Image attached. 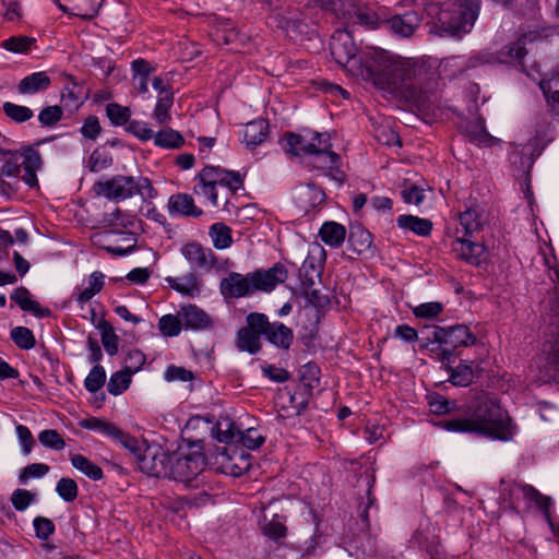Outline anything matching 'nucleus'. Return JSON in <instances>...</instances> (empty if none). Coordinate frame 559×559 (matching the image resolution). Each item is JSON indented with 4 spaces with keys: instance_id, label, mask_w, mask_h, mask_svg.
<instances>
[{
    "instance_id": "55",
    "label": "nucleus",
    "mask_w": 559,
    "mask_h": 559,
    "mask_svg": "<svg viewBox=\"0 0 559 559\" xmlns=\"http://www.w3.org/2000/svg\"><path fill=\"white\" fill-rule=\"evenodd\" d=\"M299 275L301 280V288L306 292L313 287L316 284L314 277L320 278L321 272L314 265L313 261L306 260L299 270Z\"/></svg>"
},
{
    "instance_id": "4",
    "label": "nucleus",
    "mask_w": 559,
    "mask_h": 559,
    "mask_svg": "<svg viewBox=\"0 0 559 559\" xmlns=\"http://www.w3.org/2000/svg\"><path fill=\"white\" fill-rule=\"evenodd\" d=\"M94 192L110 201H123L140 195L144 201L157 195L156 189L146 177L116 175L94 183Z\"/></svg>"
},
{
    "instance_id": "12",
    "label": "nucleus",
    "mask_w": 559,
    "mask_h": 559,
    "mask_svg": "<svg viewBox=\"0 0 559 559\" xmlns=\"http://www.w3.org/2000/svg\"><path fill=\"white\" fill-rule=\"evenodd\" d=\"M332 5L335 14L344 20L346 28L355 25L376 28L378 25L377 14L358 0H336Z\"/></svg>"
},
{
    "instance_id": "31",
    "label": "nucleus",
    "mask_w": 559,
    "mask_h": 559,
    "mask_svg": "<svg viewBox=\"0 0 559 559\" xmlns=\"http://www.w3.org/2000/svg\"><path fill=\"white\" fill-rule=\"evenodd\" d=\"M51 85V79L46 71L33 72L23 78L16 86L21 95H34L47 91Z\"/></svg>"
},
{
    "instance_id": "33",
    "label": "nucleus",
    "mask_w": 559,
    "mask_h": 559,
    "mask_svg": "<svg viewBox=\"0 0 559 559\" xmlns=\"http://www.w3.org/2000/svg\"><path fill=\"white\" fill-rule=\"evenodd\" d=\"M465 136L474 144L489 147L499 142L498 139L488 133L481 118L468 121L464 129Z\"/></svg>"
},
{
    "instance_id": "14",
    "label": "nucleus",
    "mask_w": 559,
    "mask_h": 559,
    "mask_svg": "<svg viewBox=\"0 0 559 559\" xmlns=\"http://www.w3.org/2000/svg\"><path fill=\"white\" fill-rule=\"evenodd\" d=\"M501 490L502 495L506 497L508 495V500L510 504H514V499L522 493L523 497L531 503H534L544 514L547 521H550V508H551V499L550 497L544 496L540 493L535 487L527 484H520L516 481H501Z\"/></svg>"
},
{
    "instance_id": "11",
    "label": "nucleus",
    "mask_w": 559,
    "mask_h": 559,
    "mask_svg": "<svg viewBox=\"0 0 559 559\" xmlns=\"http://www.w3.org/2000/svg\"><path fill=\"white\" fill-rule=\"evenodd\" d=\"M549 278L554 283L559 284V270L551 269L549 271ZM555 324L558 329V334L556 340L552 343H548L544 345L543 353L544 359L540 361L539 371L540 377L539 380L542 382H550L557 381L559 382V295L558 301L555 307Z\"/></svg>"
},
{
    "instance_id": "22",
    "label": "nucleus",
    "mask_w": 559,
    "mask_h": 559,
    "mask_svg": "<svg viewBox=\"0 0 559 559\" xmlns=\"http://www.w3.org/2000/svg\"><path fill=\"white\" fill-rule=\"evenodd\" d=\"M179 314L186 330L203 331L213 326V320L203 309L189 304L181 306Z\"/></svg>"
},
{
    "instance_id": "25",
    "label": "nucleus",
    "mask_w": 559,
    "mask_h": 559,
    "mask_svg": "<svg viewBox=\"0 0 559 559\" xmlns=\"http://www.w3.org/2000/svg\"><path fill=\"white\" fill-rule=\"evenodd\" d=\"M453 251L461 259L472 265H479L486 260V250L481 243L464 238H456L452 243Z\"/></svg>"
},
{
    "instance_id": "42",
    "label": "nucleus",
    "mask_w": 559,
    "mask_h": 559,
    "mask_svg": "<svg viewBox=\"0 0 559 559\" xmlns=\"http://www.w3.org/2000/svg\"><path fill=\"white\" fill-rule=\"evenodd\" d=\"M153 140L156 146L168 150L179 148L185 144L183 136L170 128L154 133Z\"/></svg>"
},
{
    "instance_id": "1",
    "label": "nucleus",
    "mask_w": 559,
    "mask_h": 559,
    "mask_svg": "<svg viewBox=\"0 0 559 559\" xmlns=\"http://www.w3.org/2000/svg\"><path fill=\"white\" fill-rule=\"evenodd\" d=\"M361 79L399 93L419 106L430 102L438 86L435 67L427 61H412L383 49L371 48Z\"/></svg>"
},
{
    "instance_id": "29",
    "label": "nucleus",
    "mask_w": 559,
    "mask_h": 559,
    "mask_svg": "<svg viewBox=\"0 0 559 559\" xmlns=\"http://www.w3.org/2000/svg\"><path fill=\"white\" fill-rule=\"evenodd\" d=\"M348 242L353 251L358 254L371 257L376 252V248L372 245V235L361 224L350 226Z\"/></svg>"
},
{
    "instance_id": "64",
    "label": "nucleus",
    "mask_w": 559,
    "mask_h": 559,
    "mask_svg": "<svg viewBox=\"0 0 559 559\" xmlns=\"http://www.w3.org/2000/svg\"><path fill=\"white\" fill-rule=\"evenodd\" d=\"M110 438L118 441L126 449L130 450L133 453H136L140 450L139 441L136 440V438H134L130 433L121 430L117 426L115 427Z\"/></svg>"
},
{
    "instance_id": "44",
    "label": "nucleus",
    "mask_w": 559,
    "mask_h": 559,
    "mask_svg": "<svg viewBox=\"0 0 559 559\" xmlns=\"http://www.w3.org/2000/svg\"><path fill=\"white\" fill-rule=\"evenodd\" d=\"M71 463L74 468L93 480H99L104 476L103 469L82 454H74Z\"/></svg>"
},
{
    "instance_id": "49",
    "label": "nucleus",
    "mask_w": 559,
    "mask_h": 559,
    "mask_svg": "<svg viewBox=\"0 0 559 559\" xmlns=\"http://www.w3.org/2000/svg\"><path fill=\"white\" fill-rule=\"evenodd\" d=\"M182 320L179 311L177 314H165L158 320V330L166 337H176L181 333Z\"/></svg>"
},
{
    "instance_id": "13",
    "label": "nucleus",
    "mask_w": 559,
    "mask_h": 559,
    "mask_svg": "<svg viewBox=\"0 0 559 559\" xmlns=\"http://www.w3.org/2000/svg\"><path fill=\"white\" fill-rule=\"evenodd\" d=\"M205 457L200 451H192L187 454H171L169 479L190 484L204 469Z\"/></svg>"
},
{
    "instance_id": "45",
    "label": "nucleus",
    "mask_w": 559,
    "mask_h": 559,
    "mask_svg": "<svg viewBox=\"0 0 559 559\" xmlns=\"http://www.w3.org/2000/svg\"><path fill=\"white\" fill-rule=\"evenodd\" d=\"M104 223L110 227H122L131 229L134 227L136 219L135 216L116 207L112 212L104 215Z\"/></svg>"
},
{
    "instance_id": "21",
    "label": "nucleus",
    "mask_w": 559,
    "mask_h": 559,
    "mask_svg": "<svg viewBox=\"0 0 559 559\" xmlns=\"http://www.w3.org/2000/svg\"><path fill=\"white\" fill-rule=\"evenodd\" d=\"M171 454L163 451L157 453H145L140 457V468L150 476L157 478L169 477Z\"/></svg>"
},
{
    "instance_id": "50",
    "label": "nucleus",
    "mask_w": 559,
    "mask_h": 559,
    "mask_svg": "<svg viewBox=\"0 0 559 559\" xmlns=\"http://www.w3.org/2000/svg\"><path fill=\"white\" fill-rule=\"evenodd\" d=\"M2 109L5 116L16 123L25 122L34 116L31 108L11 102H5Z\"/></svg>"
},
{
    "instance_id": "15",
    "label": "nucleus",
    "mask_w": 559,
    "mask_h": 559,
    "mask_svg": "<svg viewBox=\"0 0 559 559\" xmlns=\"http://www.w3.org/2000/svg\"><path fill=\"white\" fill-rule=\"evenodd\" d=\"M219 290L226 299H238L250 296L254 293L251 273L247 275L230 272L228 276L222 278Z\"/></svg>"
},
{
    "instance_id": "38",
    "label": "nucleus",
    "mask_w": 559,
    "mask_h": 559,
    "mask_svg": "<svg viewBox=\"0 0 559 559\" xmlns=\"http://www.w3.org/2000/svg\"><path fill=\"white\" fill-rule=\"evenodd\" d=\"M320 239L331 248H340L346 238V228L340 223L330 221L322 224Z\"/></svg>"
},
{
    "instance_id": "10",
    "label": "nucleus",
    "mask_w": 559,
    "mask_h": 559,
    "mask_svg": "<svg viewBox=\"0 0 559 559\" xmlns=\"http://www.w3.org/2000/svg\"><path fill=\"white\" fill-rule=\"evenodd\" d=\"M266 316L251 312L246 318V326L236 333L235 345L238 350L250 355L258 354L262 348L261 336L265 333Z\"/></svg>"
},
{
    "instance_id": "8",
    "label": "nucleus",
    "mask_w": 559,
    "mask_h": 559,
    "mask_svg": "<svg viewBox=\"0 0 559 559\" xmlns=\"http://www.w3.org/2000/svg\"><path fill=\"white\" fill-rule=\"evenodd\" d=\"M330 50L334 60L350 75L360 78L367 64V52L357 53V47L348 28L336 29L331 36Z\"/></svg>"
},
{
    "instance_id": "56",
    "label": "nucleus",
    "mask_w": 559,
    "mask_h": 559,
    "mask_svg": "<svg viewBox=\"0 0 559 559\" xmlns=\"http://www.w3.org/2000/svg\"><path fill=\"white\" fill-rule=\"evenodd\" d=\"M106 381V371L103 366L96 365L93 367V369L90 371L87 377L84 380V386L85 389L91 392L95 393L99 389L103 388Z\"/></svg>"
},
{
    "instance_id": "27",
    "label": "nucleus",
    "mask_w": 559,
    "mask_h": 559,
    "mask_svg": "<svg viewBox=\"0 0 559 559\" xmlns=\"http://www.w3.org/2000/svg\"><path fill=\"white\" fill-rule=\"evenodd\" d=\"M105 285V275L94 271L81 287H75L73 296L76 304L83 308Z\"/></svg>"
},
{
    "instance_id": "7",
    "label": "nucleus",
    "mask_w": 559,
    "mask_h": 559,
    "mask_svg": "<svg viewBox=\"0 0 559 559\" xmlns=\"http://www.w3.org/2000/svg\"><path fill=\"white\" fill-rule=\"evenodd\" d=\"M432 335L431 353L437 356L441 364H453L457 348L468 347L476 343V336L464 324L449 328L436 326Z\"/></svg>"
},
{
    "instance_id": "2",
    "label": "nucleus",
    "mask_w": 559,
    "mask_h": 559,
    "mask_svg": "<svg viewBox=\"0 0 559 559\" xmlns=\"http://www.w3.org/2000/svg\"><path fill=\"white\" fill-rule=\"evenodd\" d=\"M439 425L448 431L476 433L504 442L511 441L518 432L508 412L487 395L477 399L467 417L445 419Z\"/></svg>"
},
{
    "instance_id": "5",
    "label": "nucleus",
    "mask_w": 559,
    "mask_h": 559,
    "mask_svg": "<svg viewBox=\"0 0 559 559\" xmlns=\"http://www.w3.org/2000/svg\"><path fill=\"white\" fill-rule=\"evenodd\" d=\"M193 192L204 198L212 206H218V188H226L230 194L242 188V178L237 171L207 165L195 176Z\"/></svg>"
},
{
    "instance_id": "19",
    "label": "nucleus",
    "mask_w": 559,
    "mask_h": 559,
    "mask_svg": "<svg viewBox=\"0 0 559 559\" xmlns=\"http://www.w3.org/2000/svg\"><path fill=\"white\" fill-rule=\"evenodd\" d=\"M64 13L85 21L93 20L99 11L100 0H53Z\"/></svg>"
},
{
    "instance_id": "30",
    "label": "nucleus",
    "mask_w": 559,
    "mask_h": 559,
    "mask_svg": "<svg viewBox=\"0 0 559 559\" xmlns=\"http://www.w3.org/2000/svg\"><path fill=\"white\" fill-rule=\"evenodd\" d=\"M537 37V34L530 33L522 35L516 41L504 46L498 55V60L500 62L509 63L516 62L519 64H523V60L527 53L525 49V45L527 41H532Z\"/></svg>"
},
{
    "instance_id": "63",
    "label": "nucleus",
    "mask_w": 559,
    "mask_h": 559,
    "mask_svg": "<svg viewBox=\"0 0 559 559\" xmlns=\"http://www.w3.org/2000/svg\"><path fill=\"white\" fill-rule=\"evenodd\" d=\"M127 131L141 141H148L154 136V131L144 121L131 120L127 126Z\"/></svg>"
},
{
    "instance_id": "62",
    "label": "nucleus",
    "mask_w": 559,
    "mask_h": 559,
    "mask_svg": "<svg viewBox=\"0 0 559 559\" xmlns=\"http://www.w3.org/2000/svg\"><path fill=\"white\" fill-rule=\"evenodd\" d=\"M36 536L41 540H47L55 533V524L51 520L44 516H36L33 521Z\"/></svg>"
},
{
    "instance_id": "6",
    "label": "nucleus",
    "mask_w": 559,
    "mask_h": 559,
    "mask_svg": "<svg viewBox=\"0 0 559 559\" xmlns=\"http://www.w3.org/2000/svg\"><path fill=\"white\" fill-rule=\"evenodd\" d=\"M1 167L0 174L7 177H19L21 170H24L22 176L23 181L29 187L38 186L36 171L41 166V157L38 151L32 147H24L21 150H4L0 147Z\"/></svg>"
},
{
    "instance_id": "60",
    "label": "nucleus",
    "mask_w": 559,
    "mask_h": 559,
    "mask_svg": "<svg viewBox=\"0 0 559 559\" xmlns=\"http://www.w3.org/2000/svg\"><path fill=\"white\" fill-rule=\"evenodd\" d=\"M50 467L44 463H33L24 467L19 476L21 483H26L31 478H40L48 474Z\"/></svg>"
},
{
    "instance_id": "52",
    "label": "nucleus",
    "mask_w": 559,
    "mask_h": 559,
    "mask_svg": "<svg viewBox=\"0 0 559 559\" xmlns=\"http://www.w3.org/2000/svg\"><path fill=\"white\" fill-rule=\"evenodd\" d=\"M106 115L114 126H124L130 122L131 110L129 107L110 103L106 106Z\"/></svg>"
},
{
    "instance_id": "59",
    "label": "nucleus",
    "mask_w": 559,
    "mask_h": 559,
    "mask_svg": "<svg viewBox=\"0 0 559 559\" xmlns=\"http://www.w3.org/2000/svg\"><path fill=\"white\" fill-rule=\"evenodd\" d=\"M443 310V305L438 301L424 302L416 306L413 309V313L416 318L420 319H433L438 317Z\"/></svg>"
},
{
    "instance_id": "61",
    "label": "nucleus",
    "mask_w": 559,
    "mask_h": 559,
    "mask_svg": "<svg viewBox=\"0 0 559 559\" xmlns=\"http://www.w3.org/2000/svg\"><path fill=\"white\" fill-rule=\"evenodd\" d=\"M301 381L309 388L314 389L320 383V369L316 364H306L300 370Z\"/></svg>"
},
{
    "instance_id": "54",
    "label": "nucleus",
    "mask_w": 559,
    "mask_h": 559,
    "mask_svg": "<svg viewBox=\"0 0 559 559\" xmlns=\"http://www.w3.org/2000/svg\"><path fill=\"white\" fill-rule=\"evenodd\" d=\"M56 491L62 500L72 502L78 498L79 487L74 479L63 477L58 480Z\"/></svg>"
},
{
    "instance_id": "34",
    "label": "nucleus",
    "mask_w": 559,
    "mask_h": 559,
    "mask_svg": "<svg viewBox=\"0 0 559 559\" xmlns=\"http://www.w3.org/2000/svg\"><path fill=\"white\" fill-rule=\"evenodd\" d=\"M11 299L23 310L32 312L37 318H47L51 311L43 308L40 304L32 299L29 290L25 287H19L11 294Z\"/></svg>"
},
{
    "instance_id": "23",
    "label": "nucleus",
    "mask_w": 559,
    "mask_h": 559,
    "mask_svg": "<svg viewBox=\"0 0 559 559\" xmlns=\"http://www.w3.org/2000/svg\"><path fill=\"white\" fill-rule=\"evenodd\" d=\"M294 200L301 211L308 212L324 202L325 193L319 186L310 182L294 190Z\"/></svg>"
},
{
    "instance_id": "58",
    "label": "nucleus",
    "mask_w": 559,
    "mask_h": 559,
    "mask_svg": "<svg viewBox=\"0 0 559 559\" xmlns=\"http://www.w3.org/2000/svg\"><path fill=\"white\" fill-rule=\"evenodd\" d=\"M36 499V495L26 489H15L11 496L12 506L16 511H25Z\"/></svg>"
},
{
    "instance_id": "53",
    "label": "nucleus",
    "mask_w": 559,
    "mask_h": 559,
    "mask_svg": "<svg viewBox=\"0 0 559 559\" xmlns=\"http://www.w3.org/2000/svg\"><path fill=\"white\" fill-rule=\"evenodd\" d=\"M11 338L21 349H31L35 346V336L28 328L16 326L11 330Z\"/></svg>"
},
{
    "instance_id": "20",
    "label": "nucleus",
    "mask_w": 559,
    "mask_h": 559,
    "mask_svg": "<svg viewBox=\"0 0 559 559\" xmlns=\"http://www.w3.org/2000/svg\"><path fill=\"white\" fill-rule=\"evenodd\" d=\"M316 136L317 131L314 130H304L300 133L287 132L282 140V147L294 156H309L310 147L313 146L310 142L314 141Z\"/></svg>"
},
{
    "instance_id": "16",
    "label": "nucleus",
    "mask_w": 559,
    "mask_h": 559,
    "mask_svg": "<svg viewBox=\"0 0 559 559\" xmlns=\"http://www.w3.org/2000/svg\"><path fill=\"white\" fill-rule=\"evenodd\" d=\"M181 254L192 269L210 271L217 264V258L213 250L195 241L185 245L181 248Z\"/></svg>"
},
{
    "instance_id": "28",
    "label": "nucleus",
    "mask_w": 559,
    "mask_h": 559,
    "mask_svg": "<svg viewBox=\"0 0 559 559\" xmlns=\"http://www.w3.org/2000/svg\"><path fill=\"white\" fill-rule=\"evenodd\" d=\"M265 325L264 335L271 344L281 349H288L292 346L294 332L290 328L280 321L270 322L267 318Z\"/></svg>"
},
{
    "instance_id": "3",
    "label": "nucleus",
    "mask_w": 559,
    "mask_h": 559,
    "mask_svg": "<svg viewBox=\"0 0 559 559\" xmlns=\"http://www.w3.org/2000/svg\"><path fill=\"white\" fill-rule=\"evenodd\" d=\"M426 12L432 19L430 33L461 37L474 25L478 14V0H449L441 5L429 3Z\"/></svg>"
},
{
    "instance_id": "39",
    "label": "nucleus",
    "mask_w": 559,
    "mask_h": 559,
    "mask_svg": "<svg viewBox=\"0 0 559 559\" xmlns=\"http://www.w3.org/2000/svg\"><path fill=\"white\" fill-rule=\"evenodd\" d=\"M396 224L400 228L409 230L420 237L429 236L432 230V223L429 219L414 215H400L396 218Z\"/></svg>"
},
{
    "instance_id": "40",
    "label": "nucleus",
    "mask_w": 559,
    "mask_h": 559,
    "mask_svg": "<svg viewBox=\"0 0 559 559\" xmlns=\"http://www.w3.org/2000/svg\"><path fill=\"white\" fill-rule=\"evenodd\" d=\"M231 228L225 223H214L210 226L209 235L214 248L218 250L227 249L233 243Z\"/></svg>"
},
{
    "instance_id": "57",
    "label": "nucleus",
    "mask_w": 559,
    "mask_h": 559,
    "mask_svg": "<svg viewBox=\"0 0 559 559\" xmlns=\"http://www.w3.org/2000/svg\"><path fill=\"white\" fill-rule=\"evenodd\" d=\"M38 441L45 448L52 450H62L66 447V442L61 435L55 429H45L39 432Z\"/></svg>"
},
{
    "instance_id": "9",
    "label": "nucleus",
    "mask_w": 559,
    "mask_h": 559,
    "mask_svg": "<svg viewBox=\"0 0 559 559\" xmlns=\"http://www.w3.org/2000/svg\"><path fill=\"white\" fill-rule=\"evenodd\" d=\"M309 156L316 158L313 166L320 170L328 173L333 179L342 182L344 173L340 169L341 157L337 153L331 151V135L328 132H318L314 141L310 142Z\"/></svg>"
},
{
    "instance_id": "37",
    "label": "nucleus",
    "mask_w": 559,
    "mask_h": 559,
    "mask_svg": "<svg viewBox=\"0 0 559 559\" xmlns=\"http://www.w3.org/2000/svg\"><path fill=\"white\" fill-rule=\"evenodd\" d=\"M460 225L465 235H472L481 229L487 222L484 210L478 206L468 207L459 215Z\"/></svg>"
},
{
    "instance_id": "51",
    "label": "nucleus",
    "mask_w": 559,
    "mask_h": 559,
    "mask_svg": "<svg viewBox=\"0 0 559 559\" xmlns=\"http://www.w3.org/2000/svg\"><path fill=\"white\" fill-rule=\"evenodd\" d=\"M238 441L249 450L259 449L265 441V436L257 428H247L238 431Z\"/></svg>"
},
{
    "instance_id": "41",
    "label": "nucleus",
    "mask_w": 559,
    "mask_h": 559,
    "mask_svg": "<svg viewBox=\"0 0 559 559\" xmlns=\"http://www.w3.org/2000/svg\"><path fill=\"white\" fill-rule=\"evenodd\" d=\"M445 370L449 372V381L456 386H467L473 382L474 371L471 366L466 364H460L455 368L452 364H442Z\"/></svg>"
},
{
    "instance_id": "17",
    "label": "nucleus",
    "mask_w": 559,
    "mask_h": 559,
    "mask_svg": "<svg viewBox=\"0 0 559 559\" xmlns=\"http://www.w3.org/2000/svg\"><path fill=\"white\" fill-rule=\"evenodd\" d=\"M486 62H490V57L486 53H480L469 59H464L463 57L459 56H452L444 58L439 64V72H436L438 76L440 74H444L447 78L451 79L463 74L466 70L471 68H475L478 64ZM435 70L437 69L435 68Z\"/></svg>"
},
{
    "instance_id": "43",
    "label": "nucleus",
    "mask_w": 559,
    "mask_h": 559,
    "mask_svg": "<svg viewBox=\"0 0 559 559\" xmlns=\"http://www.w3.org/2000/svg\"><path fill=\"white\" fill-rule=\"evenodd\" d=\"M97 329L100 332L102 344L109 356H114L119 349V337L114 326L106 320L99 322Z\"/></svg>"
},
{
    "instance_id": "46",
    "label": "nucleus",
    "mask_w": 559,
    "mask_h": 559,
    "mask_svg": "<svg viewBox=\"0 0 559 559\" xmlns=\"http://www.w3.org/2000/svg\"><path fill=\"white\" fill-rule=\"evenodd\" d=\"M34 37L19 35L11 36L1 43V47L13 53H27L35 46Z\"/></svg>"
},
{
    "instance_id": "26",
    "label": "nucleus",
    "mask_w": 559,
    "mask_h": 559,
    "mask_svg": "<svg viewBox=\"0 0 559 559\" xmlns=\"http://www.w3.org/2000/svg\"><path fill=\"white\" fill-rule=\"evenodd\" d=\"M242 133V142L249 150H253L267 140L270 134V124L267 120L258 118L248 122L245 126Z\"/></svg>"
},
{
    "instance_id": "36",
    "label": "nucleus",
    "mask_w": 559,
    "mask_h": 559,
    "mask_svg": "<svg viewBox=\"0 0 559 559\" xmlns=\"http://www.w3.org/2000/svg\"><path fill=\"white\" fill-rule=\"evenodd\" d=\"M168 209L171 214L193 217L202 215V210L195 206L193 198L186 193L171 195L168 201Z\"/></svg>"
},
{
    "instance_id": "35",
    "label": "nucleus",
    "mask_w": 559,
    "mask_h": 559,
    "mask_svg": "<svg viewBox=\"0 0 559 559\" xmlns=\"http://www.w3.org/2000/svg\"><path fill=\"white\" fill-rule=\"evenodd\" d=\"M165 281L170 288L182 295L195 297L201 293L200 283L194 272H189L179 277L167 276Z\"/></svg>"
},
{
    "instance_id": "48",
    "label": "nucleus",
    "mask_w": 559,
    "mask_h": 559,
    "mask_svg": "<svg viewBox=\"0 0 559 559\" xmlns=\"http://www.w3.org/2000/svg\"><path fill=\"white\" fill-rule=\"evenodd\" d=\"M136 370L138 368L135 367L133 372ZM131 374L132 371L130 370V368H128L127 370L114 372L107 384V391L115 396L124 392L129 388V384L131 382Z\"/></svg>"
},
{
    "instance_id": "18",
    "label": "nucleus",
    "mask_w": 559,
    "mask_h": 559,
    "mask_svg": "<svg viewBox=\"0 0 559 559\" xmlns=\"http://www.w3.org/2000/svg\"><path fill=\"white\" fill-rule=\"evenodd\" d=\"M254 292H272L278 284L287 278V269L282 263H275L267 270L251 272Z\"/></svg>"
},
{
    "instance_id": "32",
    "label": "nucleus",
    "mask_w": 559,
    "mask_h": 559,
    "mask_svg": "<svg viewBox=\"0 0 559 559\" xmlns=\"http://www.w3.org/2000/svg\"><path fill=\"white\" fill-rule=\"evenodd\" d=\"M558 82L559 68L556 69L551 74L543 78L538 83L549 110L556 116H559V90L557 88Z\"/></svg>"
},
{
    "instance_id": "24",
    "label": "nucleus",
    "mask_w": 559,
    "mask_h": 559,
    "mask_svg": "<svg viewBox=\"0 0 559 559\" xmlns=\"http://www.w3.org/2000/svg\"><path fill=\"white\" fill-rule=\"evenodd\" d=\"M389 28L400 37H411L421 23V17L416 11L396 14L385 22Z\"/></svg>"
},
{
    "instance_id": "47",
    "label": "nucleus",
    "mask_w": 559,
    "mask_h": 559,
    "mask_svg": "<svg viewBox=\"0 0 559 559\" xmlns=\"http://www.w3.org/2000/svg\"><path fill=\"white\" fill-rule=\"evenodd\" d=\"M173 93H166L165 95L158 96L155 108L153 110V118L158 124H166L170 122V108L173 107Z\"/></svg>"
}]
</instances>
